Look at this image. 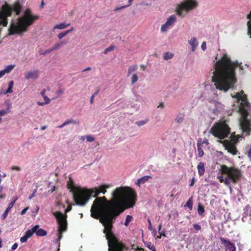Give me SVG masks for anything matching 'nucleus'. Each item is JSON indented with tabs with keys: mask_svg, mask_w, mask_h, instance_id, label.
I'll use <instances>...</instances> for the list:
<instances>
[{
	"mask_svg": "<svg viewBox=\"0 0 251 251\" xmlns=\"http://www.w3.org/2000/svg\"><path fill=\"white\" fill-rule=\"evenodd\" d=\"M136 194L128 187L116 188L112 193V199L108 201L106 197L97 198L91 208V216L99 219L104 227L103 233L108 240V251H125L126 246L118 241L112 231L113 220L126 209L135 204Z\"/></svg>",
	"mask_w": 251,
	"mask_h": 251,
	"instance_id": "1",
	"label": "nucleus"
},
{
	"mask_svg": "<svg viewBox=\"0 0 251 251\" xmlns=\"http://www.w3.org/2000/svg\"><path fill=\"white\" fill-rule=\"evenodd\" d=\"M214 71L212 76V81L216 88L224 92L233 89L237 82L236 67L243 69L241 63L238 61H232L226 54L214 64Z\"/></svg>",
	"mask_w": 251,
	"mask_h": 251,
	"instance_id": "2",
	"label": "nucleus"
},
{
	"mask_svg": "<svg viewBox=\"0 0 251 251\" xmlns=\"http://www.w3.org/2000/svg\"><path fill=\"white\" fill-rule=\"evenodd\" d=\"M39 16L33 15L31 10L27 8L24 11V15L17 19V22L12 21L8 28V34L9 35H22L28 31V27L32 25L34 23L38 20Z\"/></svg>",
	"mask_w": 251,
	"mask_h": 251,
	"instance_id": "3",
	"label": "nucleus"
},
{
	"mask_svg": "<svg viewBox=\"0 0 251 251\" xmlns=\"http://www.w3.org/2000/svg\"><path fill=\"white\" fill-rule=\"evenodd\" d=\"M110 187L109 184H102L98 187L85 190H78L74 194V201L76 205L80 206L85 205L91 196L97 197L100 193L105 194L107 189Z\"/></svg>",
	"mask_w": 251,
	"mask_h": 251,
	"instance_id": "4",
	"label": "nucleus"
},
{
	"mask_svg": "<svg viewBox=\"0 0 251 251\" xmlns=\"http://www.w3.org/2000/svg\"><path fill=\"white\" fill-rule=\"evenodd\" d=\"M240 100L242 101L239 108L241 114L240 125L243 131L249 135L251 133V121L248 119V109L250 108V104L248 101L247 96L246 94L241 95Z\"/></svg>",
	"mask_w": 251,
	"mask_h": 251,
	"instance_id": "5",
	"label": "nucleus"
},
{
	"mask_svg": "<svg viewBox=\"0 0 251 251\" xmlns=\"http://www.w3.org/2000/svg\"><path fill=\"white\" fill-rule=\"evenodd\" d=\"M221 172L222 175H226L224 178L223 176L218 177L221 183L224 182L226 186H229L230 183H236L241 176V172L239 170L234 167H228L226 165L221 166Z\"/></svg>",
	"mask_w": 251,
	"mask_h": 251,
	"instance_id": "6",
	"label": "nucleus"
},
{
	"mask_svg": "<svg viewBox=\"0 0 251 251\" xmlns=\"http://www.w3.org/2000/svg\"><path fill=\"white\" fill-rule=\"evenodd\" d=\"M23 9V4L19 1H16L12 5L5 2L0 9V19L8 20L7 18L11 16L12 12H14L17 16L20 15Z\"/></svg>",
	"mask_w": 251,
	"mask_h": 251,
	"instance_id": "7",
	"label": "nucleus"
},
{
	"mask_svg": "<svg viewBox=\"0 0 251 251\" xmlns=\"http://www.w3.org/2000/svg\"><path fill=\"white\" fill-rule=\"evenodd\" d=\"M210 133L221 139L227 137L230 133V128L225 123H216L210 129Z\"/></svg>",
	"mask_w": 251,
	"mask_h": 251,
	"instance_id": "8",
	"label": "nucleus"
},
{
	"mask_svg": "<svg viewBox=\"0 0 251 251\" xmlns=\"http://www.w3.org/2000/svg\"><path fill=\"white\" fill-rule=\"evenodd\" d=\"M58 224V238L56 240H60L62 237V233L67 229V215L63 214L60 211H56L53 213Z\"/></svg>",
	"mask_w": 251,
	"mask_h": 251,
	"instance_id": "9",
	"label": "nucleus"
},
{
	"mask_svg": "<svg viewBox=\"0 0 251 251\" xmlns=\"http://www.w3.org/2000/svg\"><path fill=\"white\" fill-rule=\"evenodd\" d=\"M197 6L196 0H185L177 5L176 12L179 16L183 17V11L188 12L196 8Z\"/></svg>",
	"mask_w": 251,
	"mask_h": 251,
	"instance_id": "10",
	"label": "nucleus"
},
{
	"mask_svg": "<svg viewBox=\"0 0 251 251\" xmlns=\"http://www.w3.org/2000/svg\"><path fill=\"white\" fill-rule=\"evenodd\" d=\"M34 233L39 236H44L47 234L46 230L39 228V225H35L31 229L25 232V235L20 238V241L22 243L26 242L27 239L30 238Z\"/></svg>",
	"mask_w": 251,
	"mask_h": 251,
	"instance_id": "11",
	"label": "nucleus"
},
{
	"mask_svg": "<svg viewBox=\"0 0 251 251\" xmlns=\"http://www.w3.org/2000/svg\"><path fill=\"white\" fill-rule=\"evenodd\" d=\"M238 138H235L232 139L231 141H228L227 140H226L223 142L224 145L226 149L227 150L228 152L230 153L232 155L236 154L238 151L234 144L238 141Z\"/></svg>",
	"mask_w": 251,
	"mask_h": 251,
	"instance_id": "12",
	"label": "nucleus"
},
{
	"mask_svg": "<svg viewBox=\"0 0 251 251\" xmlns=\"http://www.w3.org/2000/svg\"><path fill=\"white\" fill-rule=\"evenodd\" d=\"M219 239L224 246L225 251H236V248L235 245L228 239L220 237Z\"/></svg>",
	"mask_w": 251,
	"mask_h": 251,
	"instance_id": "13",
	"label": "nucleus"
},
{
	"mask_svg": "<svg viewBox=\"0 0 251 251\" xmlns=\"http://www.w3.org/2000/svg\"><path fill=\"white\" fill-rule=\"evenodd\" d=\"M39 77V71L38 70H34L33 71H30L25 75V78L28 80L30 78L37 79Z\"/></svg>",
	"mask_w": 251,
	"mask_h": 251,
	"instance_id": "14",
	"label": "nucleus"
},
{
	"mask_svg": "<svg viewBox=\"0 0 251 251\" xmlns=\"http://www.w3.org/2000/svg\"><path fill=\"white\" fill-rule=\"evenodd\" d=\"M67 186L68 188L71 189V191L73 192L74 198L75 193L78 190H85V189H81L75 187L74 185L73 180L71 178L69 179V180L67 182Z\"/></svg>",
	"mask_w": 251,
	"mask_h": 251,
	"instance_id": "15",
	"label": "nucleus"
},
{
	"mask_svg": "<svg viewBox=\"0 0 251 251\" xmlns=\"http://www.w3.org/2000/svg\"><path fill=\"white\" fill-rule=\"evenodd\" d=\"M17 198H16L9 204L8 207L6 209V210L4 212L3 214L1 216L2 220H4L6 218L9 210L13 207V206L15 201H17Z\"/></svg>",
	"mask_w": 251,
	"mask_h": 251,
	"instance_id": "16",
	"label": "nucleus"
},
{
	"mask_svg": "<svg viewBox=\"0 0 251 251\" xmlns=\"http://www.w3.org/2000/svg\"><path fill=\"white\" fill-rule=\"evenodd\" d=\"M150 178H151V177L150 176H142L137 180L136 184L138 186H140L141 184H143L146 182L148 181Z\"/></svg>",
	"mask_w": 251,
	"mask_h": 251,
	"instance_id": "17",
	"label": "nucleus"
},
{
	"mask_svg": "<svg viewBox=\"0 0 251 251\" xmlns=\"http://www.w3.org/2000/svg\"><path fill=\"white\" fill-rule=\"evenodd\" d=\"M189 44L192 47V51L194 52L197 46H198V42L195 37H192L189 41Z\"/></svg>",
	"mask_w": 251,
	"mask_h": 251,
	"instance_id": "18",
	"label": "nucleus"
},
{
	"mask_svg": "<svg viewBox=\"0 0 251 251\" xmlns=\"http://www.w3.org/2000/svg\"><path fill=\"white\" fill-rule=\"evenodd\" d=\"M199 175L201 176L204 174L205 168L204 163L201 162L197 166Z\"/></svg>",
	"mask_w": 251,
	"mask_h": 251,
	"instance_id": "19",
	"label": "nucleus"
},
{
	"mask_svg": "<svg viewBox=\"0 0 251 251\" xmlns=\"http://www.w3.org/2000/svg\"><path fill=\"white\" fill-rule=\"evenodd\" d=\"M176 16L174 15L170 16L165 22L168 25L171 26L173 25L176 22Z\"/></svg>",
	"mask_w": 251,
	"mask_h": 251,
	"instance_id": "20",
	"label": "nucleus"
},
{
	"mask_svg": "<svg viewBox=\"0 0 251 251\" xmlns=\"http://www.w3.org/2000/svg\"><path fill=\"white\" fill-rule=\"evenodd\" d=\"M67 42L65 41H60L57 43H56L55 44H54L52 47L54 50H58L60 48L62 47V46L66 44Z\"/></svg>",
	"mask_w": 251,
	"mask_h": 251,
	"instance_id": "21",
	"label": "nucleus"
},
{
	"mask_svg": "<svg viewBox=\"0 0 251 251\" xmlns=\"http://www.w3.org/2000/svg\"><path fill=\"white\" fill-rule=\"evenodd\" d=\"M70 25V23L65 24L64 23H61L59 24L55 25L54 26L53 29H65V28L67 27L68 26H69Z\"/></svg>",
	"mask_w": 251,
	"mask_h": 251,
	"instance_id": "22",
	"label": "nucleus"
},
{
	"mask_svg": "<svg viewBox=\"0 0 251 251\" xmlns=\"http://www.w3.org/2000/svg\"><path fill=\"white\" fill-rule=\"evenodd\" d=\"M138 68L137 65H133L129 66L128 69L127 75L129 76L132 72H135Z\"/></svg>",
	"mask_w": 251,
	"mask_h": 251,
	"instance_id": "23",
	"label": "nucleus"
},
{
	"mask_svg": "<svg viewBox=\"0 0 251 251\" xmlns=\"http://www.w3.org/2000/svg\"><path fill=\"white\" fill-rule=\"evenodd\" d=\"M10 112V108L9 106H8L6 109H2L0 110V122H1L2 116H5L6 114Z\"/></svg>",
	"mask_w": 251,
	"mask_h": 251,
	"instance_id": "24",
	"label": "nucleus"
},
{
	"mask_svg": "<svg viewBox=\"0 0 251 251\" xmlns=\"http://www.w3.org/2000/svg\"><path fill=\"white\" fill-rule=\"evenodd\" d=\"M184 115L183 113H178L175 122L177 123H181L182 122L184 119Z\"/></svg>",
	"mask_w": 251,
	"mask_h": 251,
	"instance_id": "25",
	"label": "nucleus"
},
{
	"mask_svg": "<svg viewBox=\"0 0 251 251\" xmlns=\"http://www.w3.org/2000/svg\"><path fill=\"white\" fill-rule=\"evenodd\" d=\"M43 97L45 100V102H40V101L37 102V104L38 105L43 106L45 104L49 103L50 102V100L47 96H44Z\"/></svg>",
	"mask_w": 251,
	"mask_h": 251,
	"instance_id": "26",
	"label": "nucleus"
},
{
	"mask_svg": "<svg viewBox=\"0 0 251 251\" xmlns=\"http://www.w3.org/2000/svg\"><path fill=\"white\" fill-rule=\"evenodd\" d=\"M14 85V81L13 80L10 81L8 83V88L6 90V91L4 92L5 94H8V93H11L13 92L12 88Z\"/></svg>",
	"mask_w": 251,
	"mask_h": 251,
	"instance_id": "27",
	"label": "nucleus"
},
{
	"mask_svg": "<svg viewBox=\"0 0 251 251\" xmlns=\"http://www.w3.org/2000/svg\"><path fill=\"white\" fill-rule=\"evenodd\" d=\"M15 67L14 65H9L7 66L3 70L5 72V74L9 73Z\"/></svg>",
	"mask_w": 251,
	"mask_h": 251,
	"instance_id": "28",
	"label": "nucleus"
},
{
	"mask_svg": "<svg viewBox=\"0 0 251 251\" xmlns=\"http://www.w3.org/2000/svg\"><path fill=\"white\" fill-rule=\"evenodd\" d=\"M201 143H200L199 142H198L197 144L198 155H199V156L200 157H202L204 154L203 150L201 147Z\"/></svg>",
	"mask_w": 251,
	"mask_h": 251,
	"instance_id": "29",
	"label": "nucleus"
},
{
	"mask_svg": "<svg viewBox=\"0 0 251 251\" xmlns=\"http://www.w3.org/2000/svg\"><path fill=\"white\" fill-rule=\"evenodd\" d=\"M174 54L170 52H166L164 54L163 59L164 60H168L172 58Z\"/></svg>",
	"mask_w": 251,
	"mask_h": 251,
	"instance_id": "30",
	"label": "nucleus"
},
{
	"mask_svg": "<svg viewBox=\"0 0 251 251\" xmlns=\"http://www.w3.org/2000/svg\"><path fill=\"white\" fill-rule=\"evenodd\" d=\"M138 80V76L137 74H134L132 75L131 77V83L134 84Z\"/></svg>",
	"mask_w": 251,
	"mask_h": 251,
	"instance_id": "31",
	"label": "nucleus"
},
{
	"mask_svg": "<svg viewBox=\"0 0 251 251\" xmlns=\"http://www.w3.org/2000/svg\"><path fill=\"white\" fill-rule=\"evenodd\" d=\"M204 212V209L202 205L199 203L198 204V213L199 215H202V214Z\"/></svg>",
	"mask_w": 251,
	"mask_h": 251,
	"instance_id": "32",
	"label": "nucleus"
},
{
	"mask_svg": "<svg viewBox=\"0 0 251 251\" xmlns=\"http://www.w3.org/2000/svg\"><path fill=\"white\" fill-rule=\"evenodd\" d=\"M133 217L130 215H127L126 218V221L124 223L125 226H128L129 225V223L132 220Z\"/></svg>",
	"mask_w": 251,
	"mask_h": 251,
	"instance_id": "33",
	"label": "nucleus"
},
{
	"mask_svg": "<svg viewBox=\"0 0 251 251\" xmlns=\"http://www.w3.org/2000/svg\"><path fill=\"white\" fill-rule=\"evenodd\" d=\"M185 206H187L189 209L191 210L193 207V201L191 198H190L187 201Z\"/></svg>",
	"mask_w": 251,
	"mask_h": 251,
	"instance_id": "34",
	"label": "nucleus"
},
{
	"mask_svg": "<svg viewBox=\"0 0 251 251\" xmlns=\"http://www.w3.org/2000/svg\"><path fill=\"white\" fill-rule=\"evenodd\" d=\"M170 25H168L166 23L162 25L161 27V31L163 32H166L169 29Z\"/></svg>",
	"mask_w": 251,
	"mask_h": 251,
	"instance_id": "35",
	"label": "nucleus"
},
{
	"mask_svg": "<svg viewBox=\"0 0 251 251\" xmlns=\"http://www.w3.org/2000/svg\"><path fill=\"white\" fill-rule=\"evenodd\" d=\"M115 49V46H113V45H111L109 47H108L107 48H106L104 52H103V53L104 54H106L107 53V52H109V51H112L113 50H114Z\"/></svg>",
	"mask_w": 251,
	"mask_h": 251,
	"instance_id": "36",
	"label": "nucleus"
},
{
	"mask_svg": "<svg viewBox=\"0 0 251 251\" xmlns=\"http://www.w3.org/2000/svg\"><path fill=\"white\" fill-rule=\"evenodd\" d=\"M148 122V120H142V121H137L135 123V124L137 126H143V125H144L145 124H146Z\"/></svg>",
	"mask_w": 251,
	"mask_h": 251,
	"instance_id": "37",
	"label": "nucleus"
},
{
	"mask_svg": "<svg viewBox=\"0 0 251 251\" xmlns=\"http://www.w3.org/2000/svg\"><path fill=\"white\" fill-rule=\"evenodd\" d=\"M68 34V32L66 31H65L64 32H62L61 33H60L58 35V38L59 39L61 40V39H62L64 37H65V36H66Z\"/></svg>",
	"mask_w": 251,
	"mask_h": 251,
	"instance_id": "38",
	"label": "nucleus"
},
{
	"mask_svg": "<svg viewBox=\"0 0 251 251\" xmlns=\"http://www.w3.org/2000/svg\"><path fill=\"white\" fill-rule=\"evenodd\" d=\"M193 226L194 229L196 230L195 232H197V231L201 230V226L198 224H194L193 225Z\"/></svg>",
	"mask_w": 251,
	"mask_h": 251,
	"instance_id": "39",
	"label": "nucleus"
},
{
	"mask_svg": "<svg viewBox=\"0 0 251 251\" xmlns=\"http://www.w3.org/2000/svg\"><path fill=\"white\" fill-rule=\"evenodd\" d=\"M85 138L88 142H93L95 140V138L91 135H87Z\"/></svg>",
	"mask_w": 251,
	"mask_h": 251,
	"instance_id": "40",
	"label": "nucleus"
},
{
	"mask_svg": "<svg viewBox=\"0 0 251 251\" xmlns=\"http://www.w3.org/2000/svg\"><path fill=\"white\" fill-rule=\"evenodd\" d=\"M64 123V125H65V126H66V125H67L70 124H76L77 122L74 120H69L66 121Z\"/></svg>",
	"mask_w": 251,
	"mask_h": 251,
	"instance_id": "41",
	"label": "nucleus"
},
{
	"mask_svg": "<svg viewBox=\"0 0 251 251\" xmlns=\"http://www.w3.org/2000/svg\"><path fill=\"white\" fill-rule=\"evenodd\" d=\"M147 247L149 248L150 250H151L152 251H156L155 247L153 245H152V244L151 242L148 243Z\"/></svg>",
	"mask_w": 251,
	"mask_h": 251,
	"instance_id": "42",
	"label": "nucleus"
},
{
	"mask_svg": "<svg viewBox=\"0 0 251 251\" xmlns=\"http://www.w3.org/2000/svg\"><path fill=\"white\" fill-rule=\"evenodd\" d=\"M132 0H128V5H127L123 6H122V7H120V8H116L115 10H120V9H123V8H125L126 7H127V6H130V5H131V4H132Z\"/></svg>",
	"mask_w": 251,
	"mask_h": 251,
	"instance_id": "43",
	"label": "nucleus"
},
{
	"mask_svg": "<svg viewBox=\"0 0 251 251\" xmlns=\"http://www.w3.org/2000/svg\"><path fill=\"white\" fill-rule=\"evenodd\" d=\"M233 98H236L238 101L240 100V99L241 97V95L239 93H236L234 95H232Z\"/></svg>",
	"mask_w": 251,
	"mask_h": 251,
	"instance_id": "44",
	"label": "nucleus"
},
{
	"mask_svg": "<svg viewBox=\"0 0 251 251\" xmlns=\"http://www.w3.org/2000/svg\"><path fill=\"white\" fill-rule=\"evenodd\" d=\"M248 34L251 36V21H248L247 23Z\"/></svg>",
	"mask_w": 251,
	"mask_h": 251,
	"instance_id": "45",
	"label": "nucleus"
},
{
	"mask_svg": "<svg viewBox=\"0 0 251 251\" xmlns=\"http://www.w3.org/2000/svg\"><path fill=\"white\" fill-rule=\"evenodd\" d=\"M54 50L53 47L52 46L50 48L46 50L43 53V54L45 55L46 54L50 53Z\"/></svg>",
	"mask_w": 251,
	"mask_h": 251,
	"instance_id": "46",
	"label": "nucleus"
},
{
	"mask_svg": "<svg viewBox=\"0 0 251 251\" xmlns=\"http://www.w3.org/2000/svg\"><path fill=\"white\" fill-rule=\"evenodd\" d=\"M11 169L12 170H16V171H20L21 170V168L20 167H18V166H13L11 167Z\"/></svg>",
	"mask_w": 251,
	"mask_h": 251,
	"instance_id": "47",
	"label": "nucleus"
},
{
	"mask_svg": "<svg viewBox=\"0 0 251 251\" xmlns=\"http://www.w3.org/2000/svg\"><path fill=\"white\" fill-rule=\"evenodd\" d=\"M201 48L202 49V50H206V43L205 42H203L202 44H201Z\"/></svg>",
	"mask_w": 251,
	"mask_h": 251,
	"instance_id": "48",
	"label": "nucleus"
},
{
	"mask_svg": "<svg viewBox=\"0 0 251 251\" xmlns=\"http://www.w3.org/2000/svg\"><path fill=\"white\" fill-rule=\"evenodd\" d=\"M161 227H162V225L161 224H160L158 226V231H159V233L160 234V235H163L164 236H165V234L164 233H161L160 232V230H161Z\"/></svg>",
	"mask_w": 251,
	"mask_h": 251,
	"instance_id": "49",
	"label": "nucleus"
},
{
	"mask_svg": "<svg viewBox=\"0 0 251 251\" xmlns=\"http://www.w3.org/2000/svg\"><path fill=\"white\" fill-rule=\"evenodd\" d=\"M72 209V206L71 205H68L67 208L65 210V214H67V213L70 211Z\"/></svg>",
	"mask_w": 251,
	"mask_h": 251,
	"instance_id": "50",
	"label": "nucleus"
},
{
	"mask_svg": "<svg viewBox=\"0 0 251 251\" xmlns=\"http://www.w3.org/2000/svg\"><path fill=\"white\" fill-rule=\"evenodd\" d=\"M63 93V90L62 89H60L57 91H56V94L58 95V96H60L61 95V94H62Z\"/></svg>",
	"mask_w": 251,
	"mask_h": 251,
	"instance_id": "51",
	"label": "nucleus"
},
{
	"mask_svg": "<svg viewBox=\"0 0 251 251\" xmlns=\"http://www.w3.org/2000/svg\"><path fill=\"white\" fill-rule=\"evenodd\" d=\"M37 191V190L35 189L34 190V191H33V193L29 196V199H31L33 197H34L35 196V193Z\"/></svg>",
	"mask_w": 251,
	"mask_h": 251,
	"instance_id": "52",
	"label": "nucleus"
},
{
	"mask_svg": "<svg viewBox=\"0 0 251 251\" xmlns=\"http://www.w3.org/2000/svg\"><path fill=\"white\" fill-rule=\"evenodd\" d=\"M195 182V179L194 177H193L191 179V181L190 184V186L192 187L194 185Z\"/></svg>",
	"mask_w": 251,
	"mask_h": 251,
	"instance_id": "53",
	"label": "nucleus"
},
{
	"mask_svg": "<svg viewBox=\"0 0 251 251\" xmlns=\"http://www.w3.org/2000/svg\"><path fill=\"white\" fill-rule=\"evenodd\" d=\"M18 244L17 243H15L13 245L11 248L12 250H15L18 247Z\"/></svg>",
	"mask_w": 251,
	"mask_h": 251,
	"instance_id": "54",
	"label": "nucleus"
},
{
	"mask_svg": "<svg viewBox=\"0 0 251 251\" xmlns=\"http://www.w3.org/2000/svg\"><path fill=\"white\" fill-rule=\"evenodd\" d=\"M28 209V207H26L25 208H24V209H23L21 212V215H24L26 211H27V210Z\"/></svg>",
	"mask_w": 251,
	"mask_h": 251,
	"instance_id": "55",
	"label": "nucleus"
},
{
	"mask_svg": "<svg viewBox=\"0 0 251 251\" xmlns=\"http://www.w3.org/2000/svg\"><path fill=\"white\" fill-rule=\"evenodd\" d=\"M46 91V89H43V90H42L41 91V93H40V94H41V95L42 97H44V96H46V95H45Z\"/></svg>",
	"mask_w": 251,
	"mask_h": 251,
	"instance_id": "56",
	"label": "nucleus"
},
{
	"mask_svg": "<svg viewBox=\"0 0 251 251\" xmlns=\"http://www.w3.org/2000/svg\"><path fill=\"white\" fill-rule=\"evenodd\" d=\"M4 75H5V73L3 70L0 71V78L2 77Z\"/></svg>",
	"mask_w": 251,
	"mask_h": 251,
	"instance_id": "57",
	"label": "nucleus"
},
{
	"mask_svg": "<svg viewBox=\"0 0 251 251\" xmlns=\"http://www.w3.org/2000/svg\"><path fill=\"white\" fill-rule=\"evenodd\" d=\"M94 97H95V94H93L91 97V99H90V102L91 104H92L94 102Z\"/></svg>",
	"mask_w": 251,
	"mask_h": 251,
	"instance_id": "58",
	"label": "nucleus"
},
{
	"mask_svg": "<svg viewBox=\"0 0 251 251\" xmlns=\"http://www.w3.org/2000/svg\"><path fill=\"white\" fill-rule=\"evenodd\" d=\"M148 222H149V224L148 228L150 230H151L152 229V227H151V220L150 219H148Z\"/></svg>",
	"mask_w": 251,
	"mask_h": 251,
	"instance_id": "59",
	"label": "nucleus"
},
{
	"mask_svg": "<svg viewBox=\"0 0 251 251\" xmlns=\"http://www.w3.org/2000/svg\"><path fill=\"white\" fill-rule=\"evenodd\" d=\"M247 19L250 20L249 21H251V11H250V13L247 15Z\"/></svg>",
	"mask_w": 251,
	"mask_h": 251,
	"instance_id": "60",
	"label": "nucleus"
},
{
	"mask_svg": "<svg viewBox=\"0 0 251 251\" xmlns=\"http://www.w3.org/2000/svg\"><path fill=\"white\" fill-rule=\"evenodd\" d=\"M140 67L144 71L145 70V69H146V66L145 65H141Z\"/></svg>",
	"mask_w": 251,
	"mask_h": 251,
	"instance_id": "61",
	"label": "nucleus"
},
{
	"mask_svg": "<svg viewBox=\"0 0 251 251\" xmlns=\"http://www.w3.org/2000/svg\"><path fill=\"white\" fill-rule=\"evenodd\" d=\"M74 28L73 27H72L70 29H69V30H66V31L68 32V34L71 32L72 31H73L74 30Z\"/></svg>",
	"mask_w": 251,
	"mask_h": 251,
	"instance_id": "62",
	"label": "nucleus"
},
{
	"mask_svg": "<svg viewBox=\"0 0 251 251\" xmlns=\"http://www.w3.org/2000/svg\"><path fill=\"white\" fill-rule=\"evenodd\" d=\"M135 251H144V250L141 248L137 247Z\"/></svg>",
	"mask_w": 251,
	"mask_h": 251,
	"instance_id": "63",
	"label": "nucleus"
},
{
	"mask_svg": "<svg viewBox=\"0 0 251 251\" xmlns=\"http://www.w3.org/2000/svg\"><path fill=\"white\" fill-rule=\"evenodd\" d=\"M91 69V67H87L86 69H84L82 72H86L88 71H90Z\"/></svg>",
	"mask_w": 251,
	"mask_h": 251,
	"instance_id": "64",
	"label": "nucleus"
}]
</instances>
